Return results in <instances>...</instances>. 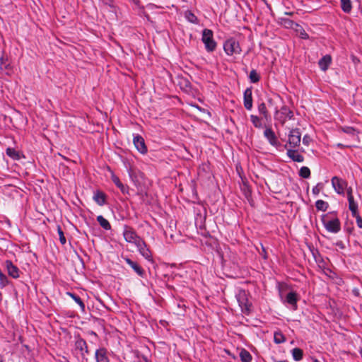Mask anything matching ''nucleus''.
<instances>
[{
	"instance_id": "1",
	"label": "nucleus",
	"mask_w": 362,
	"mask_h": 362,
	"mask_svg": "<svg viewBox=\"0 0 362 362\" xmlns=\"http://www.w3.org/2000/svg\"><path fill=\"white\" fill-rule=\"evenodd\" d=\"M321 221L325 229L332 233H337L341 230V223L334 212H329L321 216Z\"/></svg>"
},
{
	"instance_id": "2",
	"label": "nucleus",
	"mask_w": 362,
	"mask_h": 362,
	"mask_svg": "<svg viewBox=\"0 0 362 362\" xmlns=\"http://www.w3.org/2000/svg\"><path fill=\"white\" fill-rule=\"evenodd\" d=\"M235 298L241 311L245 315H249L251 312L252 304L249 302L246 291L243 289H238L235 293Z\"/></svg>"
},
{
	"instance_id": "3",
	"label": "nucleus",
	"mask_w": 362,
	"mask_h": 362,
	"mask_svg": "<svg viewBox=\"0 0 362 362\" xmlns=\"http://www.w3.org/2000/svg\"><path fill=\"white\" fill-rule=\"evenodd\" d=\"M202 41L208 52H212L216 49L217 44L214 39V33L211 30L207 28L203 30Z\"/></svg>"
},
{
	"instance_id": "4",
	"label": "nucleus",
	"mask_w": 362,
	"mask_h": 362,
	"mask_svg": "<svg viewBox=\"0 0 362 362\" xmlns=\"http://www.w3.org/2000/svg\"><path fill=\"white\" fill-rule=\"evenodd\" d=\"M223 49L228 56L240 54L242 51L238 41L234 38H229L224 42Z\"/></svg>"
},
{
	"instance_id": "5",
	"label": "nucleus",
	"mask_w": 362,
	"mask_h": 362,
	"mask_svg": "<svg viewBox=\"0 0 362 362\" xmlns=\"http://www.w3.org/2000/svg\"><path fill=\"white\" fill-rule=\"evenodd\" d=\"M293 117V112L286 105H283L280 110L275 111L274 119L281 124H284L288 119H292Z\"/></svg>"
},
{
	"instance_id": "6",
	"label": "nucleus",
	"mask_w": 362,
	"mask_h": 362,
	"mask_svg": "<svg viewBox=\"0 0 362 362\" xmlns=\"http://www.w3.org/2000/svg\"><path fill=\"white\" fill-rule=\"evenodd\" d=\"M122 234L124 240L127 243L134 245L142 238L136 233L133 228L127 225L124 226Z\"/></svg>"
},
{
	"instance_id": "7",
	"label": "nucleus",
	"mask_w": 362,
	"mask_h": 362,
	"mask_svg": "<svg viewBox=\"0 0 362 362\" xmlns=\"http://www.w3.org/2000/svg\"><path fill=\"white\" fill-rule=\"evenodd\" d=\"M135 246L139 253L148 262H153L152 252L143 238H141Z\"/></svg>"
},
{
	"instance_id": "8",
	"label": "nucleus",
	"mask_w": 362,
	"mask_h": 362,
	"mask_svg": "<svg viewBox=\"0 0 362 362\" xmlns=\"http://www.w3.org/2000/svg\"><path fill=\"white\" fill-rule=\"evenodd\" d=\"M331 183L337 194L343 196L345 194L346 189L348 186V183L345 180L334 176L331 179Z\"/></svg>"
},
{
	"instance_id": "9",
	"label": "nucleus",
	"mask_w": 362,
	"mask_h": 362,
	"mask_svg": "<svg viewBox=\"0 0 362 362\" xmlns=\"http://www.w3.org/2000/svg\"><path fill=\"white\" fill-rule=\"evenodd\" d=\"M75 351H78L83 360H86V355H88L90 351L88 349L86 341L81 337H78L76 338L74 344Z\"/></svg>"
},
{
	"instance_id": "10",
	"label": "nucleus",
	"mask_w": 362,
	"mask_h": 362,
	"mask_svg": "<svg viewBox=\"0 0 362 362\" xmlns=\"http://www.w3.org/2000/svg\"><path fill=\"white\" fill-rule=\"evenodd\" d=\"M0 71L9 76L13 74V66L11 60L6 56L2 55L0 57Z\"/></svg>"
},
{
	"instance_id": "11",
	"label": "nucleus",
	"mask_w": 362,
	"mask_h": 362,
	"mask_svg": "<svg viewBox=\"0 0 362 362\" xmlns=\"http://www.w3.org/2000/svg\"><path fill=\"white\" fill-rule=\"evenodd\" d=\"M4 266L7 272L8 275L13 279H18L20 277L21 271L18 267L13 264L11 260H6L4 262Z\"/></svg>"
},
{
	"instance_id": "12",
	"label": "nucleus",
	"mask_w": 362,
	"mask_h": 362,
	"mask_svg": "<svg viewBox=\"0 0 362 362\" xmlns=\"http://www.w3.org/2000/svg\"><path fill=\"white\" fill-rule=\"evenodd\" d=\"M133 144L137 151L141 154H146L148 151L144 139L139 134H133Z\"/></svg>"
},
{
	"instance_id": "13",
	"label": "nucleus",
	"mask_w": 362,
	"mask_h": 362,
	"mask_svg": "<svg viewBox=\"0 0 362 362\" xmlns=\"http://www.w3.org/2000/svg\"><path fill=\"white\" fill-rule=\"evenodd\" d=\"M301 134L298 129H293L288 134V144L292 148H296L300 145Z\"/></svg>"
},
{
	"instance_id": "14",
	"label": "nucleus",
	"mask_w": 362,
	"mask_h": 362,
	"mask_svg": "<svg viewBox=\"0 0 362 362\" xmlns=\"http://www.w3.org/2000/svg\"><path fill=\"white\" fill-rule=\"evenodd\" d=\"M264 136L272 146L277 148L281 145L280 142L278 141L275 132L271 127H266L264 132Z\"/></svg>"
},
{
	"instance_id": "15",
	"label": "nucleus",
	"mask_w": 362,
	"mask_h": 362,
	"mask_svg": "<svg viewBox=\"0 0 362 362\" xmlns=\"http://www.w3.org/2000/svg\"><path fill=\"white\" fill-rule=\"evenodd\" d=\"M123 259L138 276L142 278L145 276L144 269L136 262H134L127 257H123Z\"/></svg>"
},
{
	"instance_id": "16",
	"label": "nucleus",
	"mask_w": 362,
	"mask_h": 362,
	"mask_svg": "<svg viewBox=\"0 0 362 362\" xmlns=\"http://www.w3.org/2000/svg\"><path fill=\"white\" fill-rule=\"evenodd\" d=\"M243 103L244 107L247 110H251L252 108V92L251 88H247L243 93Z\"/></svg>"
},
{
	"instance_id": "17",
	"label": "nucleus",
	"mask_w": 362,
	"mask_h": 362,
	"mask_svg": "<svg viewBox=\"0 0 362 362\" xmlns=\"http://www.w3.org/2000/svg\"><path fill=\"white\" fill-rule=\"evenodd\" d=\"M107 353L108 351L105 347H100L96 349L95 352L96 362H110Z\"/></svg>"
},
{
	"instance_id": "18",
	"label": "nucleus",
	"mask_w": 362,
	"mask_h": 362,
	"mask_svg": "<svg viewBox=\"0 0 362 362\" xmlns=\"http://www.w3.org/2000/svg\"><path fill=\"white\" fill-rule=\"evenodd\" d=\"M298 300L297 293L296 292L291 291L286 295L285 302L289 304L293 310H296Z\"/></svg>"
},
{
	"instance_id": "19",
	"label": "nucleus",
	"mask_w": 362,
	"mask_h": 362,
	"mask_svg": "<svg viewBox=\"0 0 362 362\" xmlns=\"http://www.w3.org/2000/svg\"><path fill=\"white\" fill-rule=\"evenodd\" d=\"M286 155L294 162L303 163L304 161V157L296 150L287 149Z\"/></svg>"
},
{
	"instance_id": "20",
	"label": "nucleus",
	"mask_w": 362,
	"mask_h": 362,
	"mask_svg": "<svg viewBox=\"0 0 362 362\" xmlns=\"http://www.w3.org/2000/svg\"><path fill=\"white\" fill-rule=\"evenodd\" d=\"M332 63V57L329 54L323 56L318 62V65L320 69L325 71L328 69Z\"/></svg>"
},
{
	"instance_id": "21",
	"label": "nucleus",
	"mask_w": 362,
	"mask_h": 362,
	"mask_svg": "<svg viewBox=\"0 0 362 362\" xmlns=\"http://www.w3.org/2000/svg\"><path fill=\"white\" fill-rule=\"evenodd\" d=\"M111 179L114 184L120 189L122 194H129V187L127 185H124V184H122L119 178L117 175L112 174Z\"/></svg>"
},
{
	"instance_id": "22",
	"label": "nucleus",
	"mask_w": 362,
	"mask_h": 362,
	"mask_svg": "<svg viewBox=\"0 0 362 362\" xmlns=\"http://www.w3.org/2000/svg\"><path fill=\"white\" fill-rule=\"evenodd\" d=\"M6 155L14 160H19L23 156L19 151L16 150L13 148L8 147L6 149Z\"/></svg>"
},
{
	"instance_id": "23",
	"label": "nucleus",
	"mask_w": 362,
	"mask_h": 362,
	"mask_svg": "<svg viewBox=\"0 0 362 362\" xmlns=\"http://www.w3.org/2000/svg\"><path fill=\"white\" fill-rule=\"evenodd\" d=\"M93 200L99 206H103L106 202L105 194L101 191H96L93 195Z\"/></svg>"
},
{
	"instance_id": "24",
	"label": "nucleus",
	"mask_w": 362,
	"mask_h": 362,
	"mask_svg": "<svg viewBox=\"0 0 362 362\" xmlns=\"http://www.w3.org/2000/svg\"><path fill=\"white\" fill-rule=\"evenodd\" d=\"M97 221L99 223L100 226L105 230H109L111 229V225L110 222L105 218L102 215L97 216Z\"/></svg>"
},
{
	"instance_id": "25",
	"label": "nucleus",
	"mask_w": 362,
	"mask_h": 362,
	"mask_svg": "<svg viewBox=\"0 0 362 362\" xmlns=\"http://www.w3.org/2000/svg\"><path fill=\"white\" fill-rule=\"evenodd\" d=\"M240 358L242 362H251L252 357L250 353L245 349H242L240 352Z\"/></svg>"
},
{
	"instance_id": "26",
	"label": "nucleus",
	"mask_w": 362,
	"mask_h": 362,
	"mask_svg": "<svg viewBox=\"0 0 362 362\" xmlns=\"http://www.w3.org/2000/svg\"><path fill=\"white\" fill-rule=\"evenodd\" d=\"M280 21L281 24L286 28H294L293 26H299V24L295 23L293 21L288 18H280Z\"/></svg>"
},
{
	"instance_id": "27",
	"label": "nucleus",
	"mask_w": 362,
	"mask_h": 362,
	"mask_svg": "<svg viewBox=\"0 0 362 362\" xmlns=\"http://www.w3.org/2000/svg\"><path fill=\"white\" fill-rule=\"evenodd\" d=\"M349 202V209L351 212L352 216L356 215L358 214V203L354 200V198H351L348 199Z\"/></svg>"
},
{
	"instance_id": "28",
	"label": "nucleus",
	"mask_w": 362,
	"mask_h": 362,
	"mask_svg": "<svg viewBox=\"0 0 362 362\" xmlns=\"http://www.w3.org/2000/svg\"><path fill=\"white\" fill-rule=\"evenodd\" d=\"M341 8L344 13H349L352 9L351 0H340Z\"/></svg>"
},
{
	"instance_id": "29",
	"label": "nucleus",
	"mask_w": 362,
	"mask_h": 362,
	"mask_svg": "<svg viewBox=\"0 0 362 362\" xmlns=\"http://www.w3.org/2000/svg\"><path fill=\"white\" fill-rule=\"evenodd\" d=\"M291 352L293 358L295 361H299L302 360L303 356V351L301 349L294 348L291 350Z\"/></svg>"
},
{
	"instance_id": "30",
	"label": "nucleus",
	"mask_w": 362,
	"mask_h": 362,
	"mask_svg": "<svg viewBox=\"0 0 362 362\" xmlns=\"http://www.w3.org/2000/svg\"><path fill=\"white\" fill-rule=\"evenodd\" d=\"M66 294L69 296L80 306L82 310H85V304L78 296L71 292H67Z\"/></svg>"
},
{
	"instance_id": "31",
	"label": "nucleus",
	"mask_w": 362,
	"mask_h": 362,
	"mask_svg": "<svg viewBox=\"0 0 362 362\" xmlns=\"http://www.w3.org/2000/svg\"><path fill=\"white\" fill-rule=\"evenodd\" d=\"M315 207L318 211H326L329 207V204L322 199H319L315 202Z\"/></svg>"
},
{
	"instance_id": "32",
	"label": "nucleus",
	"mask_w": 362,
	"mask_h": 362,
	"mask_svg": "<svg viewBox=\"0 0 362 362\" xmlns=\"http://www.w3.org/2000/svg\"><path fill=\"white\" fill-rule=\"evenodd\" d=\"M250 117L251 122L252 123V124L254 125L255 127L258 128V129L262 128L263 125H262V119L258 116L251 115Z\"/></svg>"
},
{
	"instance_id": "33",
	"label": "nucleus",
	"mask_w": 362,
	"mask_h": 362,
	"mask_svg": "<svg viewBox=\"0 0 362 362\" xmlns=\"http://www.w3.org/2000/svg\"><path fill=\"white\" fill-rule=\"evenodd\" d=\"M249 78L251 83H256L259 81L260 76L255 69H252L249 74Z\"/></svg>"
},
{
	"instance_id": "34",
	"label": "nucleus",
	"mask_w": 362,
	"mask_h": 362,
	"mask_svg": "<svg viewBox=\"0 0 362 362\" xmlns=\"http://www.w3.org/2000/svg\"><path fill=\"white\" fill-rule=\"evenodd\" d=\"M185 16L189 22L194 24L198 23L197 17L191 11H187L185 13Z\"/></svg>"
},
{
	"instance_id": "35",
	"label": "nucleus",
	"mask_w": 362,
	"mask_h": 362,
	"mask_svg": "<svg viewBox=\"0 0 362 362\" xmlns=\"http://www.w3.org/2000/svg\"><path fill=\"white\" fill-rule=\"evenodd\" d=\"M286 341L284 335L281 332H275L274 334V341L276 344H281Z\"/></svg>"
},
{
	"instance_id": "36",
	"label": "nucleus",
	"mask_w": 362,
	"mask_h": 362,
	"mask_svg": "<svg viewBox=\"0 0 362 362\" xmlns=\"http://www.w3.org/2000/svg\"><path fill=\"white\" fill-rule=\"evenodd\" d=\"M11 284V281L8 279L6 274L0 275V288H4Z\"/></svg>"
},
{
	"instance_id": "37",
	"label": "nucleus",
	"mask_w": 362,
	"mask_h": 362,
	"mask_svg": "<svg viewBox=\"0 0 362 362\" xmlns=\"http://www.w3.org/2000/svg\"><path fill=\"white\" fill-rule=\"evenodd\" d=\"M258 111L266 119L268 117V111L264 103H261L258 105Z\"/></svg>"
},
{
	"instance_id": "38",
	"label": "nucleus",
	"mask_w": 362,
	"mask_h": 362,
	"mask_svg": "<svg viewBox=\"0 0 362 362\" xmlns=\"http://www.w3.org/2000/svg\"><path fill=\"white\" fill-rule=\"evenodd\" d=\"M299 175L303 178H308L310 176V170L308 167L303 166L300 169Z\"/></svg>"
},
{
	"instance_id": "39",
	"label": "nucleus",
	"mask_w": 362,
	"mask_h": 362,
	"mask_svg": "<svg viewBox=\"0 0 362 362\" xmlns=\"http://www.w3.org/2000/svg\"><path fill=\"white\" fill-rule=\"evenodd\" d=\"M324 185L322 182L317 183L312 189V192L315 196H317L320 191L323 189Z\"/></svg>"
},
{
	"instance_id": "40",
	"label": "nucleus",
	"mask_w": 362,
	"mask_h": 362,
	"mask_svg": "<svg viewBox=\"0 0 362 362\" xmlns=\"http://www.w3.org/2000/svg\"><path fill=\"white\" fill-rule=\"evenodd\" d=\"M57 233H58V235L59 237L60 243H62V245H65L66 243V240L64 236V232L59 226H58V227H57Z\"/></svg>"
},
{
	"instance_id": "41",
	"label": "nucleus",
	"mask_w": 362,
	"mask_h": 362,
	"mask_svg": "<svg viewBox=\"0 0 362 362\" xmlns=\"http://www.w3.org/2000/svg\"><path fill=\"white\" fill-rule=\"evenodd\" d=\"M295 29L297 32L299 33L302 39H308L309 37L305 30L300 25L299 26H296Z\"/></svg>"
},
{
	"instance_id": "42",
	"label": "nucleus",
	"mask_w": 362,
	"mask_h": 362,
	"mask_svg": "<svg viewBox=\"0 0 362 362\" xmlns=\"http://www.w3.org/2000/svg\"><path fill=\"white\" fill-rule=\"evenodd\" d=\"M353 217L356 218L358 227L362 228V218L361 217L359 214H356V215L353 216Z\"/></svg>"
},
{
	"instance_id": "43",
	"label": "nucleus",
	"mask_w": 362,
	"mask_h": 362,
	"mask_svg": "<svg viewBox=\"0 0 362 362\" xmlns=\"http://www.w3.org/2000/svg\"><path fill=\"white\" fill-rule=\"evenodd\" d=\"M311 138L308 134H305L303 138V144L305 146H308L311 141Z\"/></svg>"
},
{
	"instance_id": "44",
	"label": "nucleus",
	"mask_w": 362,
	"mask_h": 362,
	"mask_svg": "<svg viewBox=\"0 0 362 362\" xmlns=\"http://www.w3.org/2000/svg\"><path fill=\"white\" fill-rule=\"evenodd\" d=\"M346 194H347V199H349L351 198H354V196H353V194H352V188L351 187H348L346 189Z\"/></svg>"
},
{
	"instance_id": "45",
	"label": "nucleus",
	"mask_w": 362,
	"mask_h": 362,
	"mask_svg": "<svg viewBox=\"0 0 362 362\" xmlns=\"http://www.w3.org/2000/svg\"><path fill=\"white\" fill-rule=\"evenodd\" d=\"M344 132L348 133V134H354V132H356V130L352 128V127H346L345 129H344Z\"/></svg>"
},
{
	"instance_id": "46",
	"label": "nucleus",
	"mask_w": 362,
	"mask_h": 362,
	"mask_svg": "<svg viewBox=\"0 0 362 362\" xmlns=\"http://www.w3.org/2000/svg\"><path fill=\"white\" fill-rule=\"evenodd\" d=\"M337 245L339 246L341 248H344V244L342 243V242L340 241L337 243Z\"/></svg>"
},
{
	"instance_id": "47",
	"label": "nucleus",
	"mask_w": 362,
	"mask_h": 362,
	"mask_svg": "<svg viewBox=\"0 0 362 362\" xmlns=\"http://www.w3.org/2000/svg\"><path fill=\"white\" fill-rule=\"evenodd\" d=\"M185 83V86L187 88L189 87V82L187 80L184 81Z\"/></svg>"
},
{
	"instance_id": "48",
	"label": "nucleus",
	"mask_w": 362,
	"mask_h": 362,
	"mask_svg": "<svg viewBox=\"0 0 362 362\" xmlns=\"http://www.w3.org/2000/svg\"><path fill=\"white\" fill-rule=\"evenodd\" d=\"M285 14L287 16H293V12H285Z\"/></svg>"
},
{
	"instance_id": "49",
	"label": "nucleus",
	"mask_w": 362,
	"mask_h": 362,
	"mask_svg": "<svg viewBox=\"0 0 362 362\" xmlns=\"http://www.w3.org/2000/svg\"><path fill=\"white\" fill-rule=\"evenodd\" d=\"M4 357L3 356L0 355V362H4Z\"/></svg>"
},
{
	"instance_id": "50",
	"label": "nucleus",
	"mask_w": 362,
	"mask_h": 362,
	"mask_svg": "<svg viewBox=\"0 0 362 362\" xmlns=\"http://www.w3.org/2000/svg\"><path fill=\"white\" fill-rule=\"evenodd\" d=\"M313 362H320V361L317 358H314V359H313Z\"/></svg>"
},
{
	"instance_id": "51",
	"label": "nucleus",
	"mask_w": 362,
	"mask_h": 362,
	"mask_svg": "<svg viewBox=\"0 0 362 362\" xmlns=\"http://www.w3.org/2000/svg\"><path fill=\"white\" fill-rule=\"evenodd\" d=\"M90 333H91V334H93V335L96 336L95 332H93V331H92Z\"/></svg>"
},
{
	"instance_id": "52",
	"label": "nucleus",
	"mask_w": 362,
	"mask_h": 362,
	"mask_svg": "<svg viewBox=\"0 0 362 362\" xmlns=\"http://www.w3.org/2000/svg\"><path fill=\"white\" fill-rule=\"evenodd\" d=\"M275 362H287L286 361H275Z\"/></svg>"
}]
</instances>
